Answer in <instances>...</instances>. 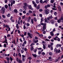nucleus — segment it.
I'll return each instance as SVG.
<instances>
[{
  "instance_id": "obj_60",
  "label": "nucleus",
  "mask_w": 63,
  "mask_h": 63,
  "mask_svg": "<svg viewBox=\"0 0 63 63\" xmlns=\"http://www.w3.org/2000/svg\"><path fill=\"white\" fill-rule=\"evenodd\" d=\"M25 56L24 55H22V58H25Z\"/></svg>"
},
{
  "instance_id": "obj_12",
  "label": "nucleus",
  "mask_w": 63,
  "mask_h": 63,
  "mask_svg": "<svg viewBox=\"0 0 63 63\" xmlns=\"http://www.w3.org/2000/svg\"><path fill=\"white\" fill-rule=\"evenodd\" d=\"M14 12H15V13H17L18 12L17 10L16 9H14Z\"/></svg>"
},
{
  "instance_id": "obj_37",
  "label": "nucleus",
  "mask_w": 63,
  "mask_h": 63,
  "mask_svg": "<svg viewBox=\"0 0 63 63\" xmlns=\"http://www.w3.org/2000/svg\"><path fill=\"white\" fill-rule=\"evenodd\" d=\"M53 45V42L50 43V45L51 46H52V45Z\"/></svg>"
},
{
  "instance_id": "obj_54",
  "label": "nucleus",
  "mask_w": 63,
  "mask_h": 63,
  "mask_svg": "<svg viewBox=\"0 0 63 63\" xmlns=\"http://www.w3.org/2000/svg\"><path fill=\"white\" fill-rule=\"evenodd\" d=\"M11 36V35L10 34H8L7 35V37H10Z\"/></svg>"
},
{
  "instance_id": "obj_27",
  "label": "nucleus",
  "mask_w": 63,
  "mask_h": 63,
  "mask_svg": "<svg viewBox=\"0 0 63 63\" xmlns=\"http://www.w3.org/2000/svg\"><path fill=\"white\" fill-rule=\"evenodd\" d=\"M5 7L6 9H7L8 7V6L7 5H6L5 6Z\"/></svg>"
},
{
  "instance_id": "obj_50",
  "label": "nucleus",
  "mask_w": 63,
  "mask_h": 63,
  "mask_svg": "<svg viewBox=\"0 0 63 63\" xmlns=\"http://www.w3.org/2000/svg\"><path fill=\"white\" fill-rule=\"evenodd\" d=\"M32 59V57H29L28 58V59L29 60H31Z\"/></svg>"
},
{
  "instance_id": "obj_19",
  "label": "nucleus",
  "mask_w": 63,
  "mask_h": 63,
  "mask_svg": "<svg viewBox=\"0 0 63 63\" xmlns=\"http://www.w3.org/2000/svg\"><path fill=\"white\" fill-rule=\"evenodd\" d=\"M30 48L31 50H32V51L34 49V47H31Z\"/></svg>"
},
{
  "instance_id": "obj_55",
  "label": "nucleus",
  "mask_w": 63,
  "mask_h": 63,
  "mask_svg": "<svg viewBox=\"0 0 63 63\" xmlns=\"http://www.w3.org/2000/svg\"><path fill=\"white\" fill-rule=\"evenodd\" d=\"M4 2L5 3H7V2H8V0H4Z\"/></svg>"
},
{
  "instance_id": "obj_36",
  "label": "nucleus",
  "mask_w": 63,
  "mask_h": 63,
  "mask_svg": "<svg viewBox=\"0 0 63 63\" xmlns=\"http://www.w3.org/2000/svg\"><path fill=\"white\" fill-rule=\"evenodd\" d=\"M47 0H45L43 2V3H47Z\"/></svg>"
},
{
  "instance_id": "obj_57",
  "label": "nucleus",
  "mask_w": 63,
  "mask_h": 63,
  "mask_svg": "<svg viewBox=\"0 0 63 63\" xmlns=\"http://www.w3.org/2000/svg\"><path fill=\"white\" fill-rule=\"evenodd\" d=\"M37 49H35L33 50V51L34 52H36V51H37Z\"/></svg>"
},
{
  "instance_id": "obj_64",
  "label": "nucleus",
  "mask_w": 63,
  "mask_h": 63,
  "mask_svg": "<svg viewBox=\"0 0 63 63\" xmlns=\"http://www.w3.org/2000/svg\"><path fill=\"white\" fill-rule=\"evenodd\" d=\"M23 13L24 14H25L26 13V11H23Z\"/></svg>"
},
{
  "instance_id": "obj_21",
  "label": "nucleus",
  "mask_w": 63,
  "mask_h": 63,
  "mask_svg": "<svg viewBox=\"0 0 63 63\" xmlns=\"http://www.w3.org/2000/svg\"><path fill=\"white\" fill-rule=\"evenodd\" d=\"M33 20L34 21H35V22H36L37 21V19H36V17L34 18L33 19Z\"/></svg>"
},
{
  "instance_id": "obj_30",
  "label": "nucleus",
  "mask_w": 63,
  "mask_h": 63,
  "mask_svg": "<svg viewBox=\"0 0 63 63\" xmlns=\"http://www.w3.org/2000/svg\"><path fill=\"white\" fill-rule=\"evenodd\" d=\"M23 4L24 6H27V3L26 2L24 3Z\"/></svg>"
},
{
  "instance_id": "obj_43",
  "label": "nucleus",
  "mask_w": 63,
  "mask_h": 63,
  "mask_svg": "<svg viewBox=\"0 0 63 63\" xmlns=\"http://www.w3.org/2000/svg\"><path fill=\"white\" fill-rule=\"evenodd\" d=\"M22 58L23 61V62H24V61H25V59L24 58Z\"/></svg>"
},
{
  "instance_id": "obj_17",
  "label": "nucleus",
  "mask_w": 63,
  "mask_h": 63,
  "mask_svg": "<svg viewBox=\"0 0 63 63\" xmlns=\"http://www.w3.org/2000/svg\"><path fill=\"white\" fill-rule=\"evenodd\" d=\"M6 28H7V29H9L8 30V31H10V30H11V28L9 27V26H8V27H6Z\"/></svg>"
},
{
  "instance_id": "obj_53",
  "label": "nucleus",
  "mask_w": 63,
  "mask_h": 63,
  "mask_svg": "<svg viewBox=\"0 0 63 63\" xmlns=\"http://www.w3.org/2000/svg\"><path fill=\"white\" fill-rule=\"evenodd\" d=\"M51 46V45H48V47H49V48H50Z\"/></svg>"
},
{
  "instance_id": "obj_31",
  "label": "nucleus",
  "mask_w": 63,
  "mask_h": 63,
  "mask_svg": "<svg viewBox=\"0 0 63 63\" xmlns=\"http://www.w3.org/2000/svg\"><path fill=\"white\" fill-rule=\"evenodd\" d=\"M39 36H40V37H43V34H39Z\"/></svg>"
},
{
  "instance_id": "obj_52",
  "label": "nucleus",
  "mask_w": 63,
  "mask_h": 63,
  "mask_svg": "<svg viewBox=\"0 0 63 63\" xmlns=\"http://www.w3.org/2000/svg\"><path fill=\"white\" fill-rule=\"evenodd\" d=\"M10 59L11 61H12V60H13V58H12V57H10Z\"/></svg>"
},
{
  "instance_id": "obj_32",
  "label": "nucleus",
  "mask_w": 63,
  "mask_h": 63,
  "mask_svg": "<svg viewBox=\"0 0 63 63\" xmlns=\"http://www.w3.org/2000/svg\"><path fill=\"white\" fill-rule=\"evenodd\" d=\"M21 53H23V52H24V50H21Z\"/></svg>"
},
{
  "instance_id": "obj_6",
  "label": "nucleus",
  "mask_w": 63,
  "mask_h": 63,
  "mask_svg": "<svg viewBox=\"0 0 63 63\" xmlns=\"http://www.w3.org/2000/svg\"><path fill=\"white\" fill-rule=\"evenodd\" d=\"M61 47V45L60 44H58L56 46V47Z\"/></svg>"
},
{
  "instance_id": "obj_18",
  "label": "nucleus",
  "mask_w": 63,
  "mask_h": 63,
  "mask_svg": "<svg viewBox=\"0 0 63 63\" xmlns=\"http://www.w3.org/2000/svg\"><path fill=\"white\" fill-rule=\"evenodd\" d=\"M40 5H38V6L36 7V9H37V10H39V9H40Z\"/></svg>"
},
{
  "instance_id": "obj_2",
  "label": "nucleus",
  "mask_w": 63,
  "mask_h": 63,
  "mask_svg": "<svg viewBox=\"0 0 63 63\" xmlns=\"http://www.w3.org/2000/svg\"><path fill=\"white\" fill-rule=\"evenodd\" d=\"M45 14L46 15H48L49 13L50 12V11H49V10L48 9H47L45 10Z\"/></svg>"
},
{
  "instance_id": "obj_16",
  "label": "nucleus",
  "mask_w": 63,
  "mask_h": 63,
  "mask_svg": "<svg viewBox=\"0 0 63 63\" xmlns=\"http://www.w3.org/2000/svg\"><path fill=\"white\" fill-rule=\"evenodd\" d=\"M3 24V26L4 27H8V25H5L4 24Z\"/></svg>"
},
{
  "instance_id": "obj_51",
  "label": "nucleus",
  "mask_w": 63,
  "mask_h": 63,
  "mask_svg": "<svg viewBox=\"0 0 63 63\" xmlns=\"http://www.w3.org/2000/svg\"><path fill=\"white\" fill-rule=\"evenodd\" d=\"M37 49H38V50H41V49H42V48H37Z\"/></svg>"
},
{
  "instance_id": "obj_46",
  "label": "nucleus",
  "mask_w": 63,
  "mask_h": 63,
  "mask_svg": "<svg viewBox=\"0 0 63 63\" xmlns=\"http://www.w3.org/2000/svg\"><path fill=\"white\" fill-rule=\"evenodd\" d=\"M56 31L55 30V28H54L52 31V32H55V31Z\"/></svg>"
},
{
  "instance_id": "obj_3",
  "label": "nucleus",
  "mask_w": 63,
  "mask_h": 63,
  "mask_svg": "<svg viewBox=\"0 0 63 63\" xmlns=\"http://www.w3.org/2000/svg\"><path fill=\"white\" fill-rule=\"evenodd\" d=\"M27 34L28 35H29L31 38H32V37H33V35H32V34H31L30 33H28Z\"/></svg>"
},
{
  "instance_id": "obj_24",
  "label": "nucleus",
  "mask_w": 63,
  "mask_h": 63,
  "mask_svg": "<svg viewBox=\"0 0 63 63\" xmlns=\"http://www.w3.org/2000/svg\"><path fill=\"white\" fill-rule=\"evenodd\" d=\"M6 59L7 60V61H10V58L9 57H7L6 58Z\"/></svg>"
},
{
  "instance_id": "obj_14",
  "label": "nucleus",
  "mask_w": 63,
  "mask_h": 63,
  "mask_svg": "<svg viewBox=\"0 0 63 63\" xmlns=\"http://www.w3.org/2000/svg\"><path fill=\"white\" fill-rule=\"evenodd\" d=\"M31 22L32 24L34 23V21H33V19H31Z\"/></svg>"
},
{
  "instance_id": "obj_26",
  "label": "nucleus",
  "mask_w": 63,
  "mask_h": 63,
  "mask_svg": "<svg viewBox=\"0 0 63 63\" xmlns=\"http://www.w3.org/2000/svg\"><path fill=\"white\" fill-rule=\"evenodd\" d=\"M43 47L44 49H46V46H45V44H43Z\"/></svg>"
},
{
  "instance_id": "obj_38",
  "label": "nucleus",
  "mask_w": 63,
  "mask_h": 63,
  "mask_svg": "<svg viewBox=\"0 0 63 63\" xmlns=\"http://www.w3.org/2000/svg\"><path fill=\"white\" fill-rule=\"evenodd\" d=\"M45 22H46V23H47V19H45Z\"/></svg>"
},
{
  "instance_id": "obj_58",
  "label": "nucleus",
  "mask_w": 63,
  "mask_h": 63,
  "mask_svg": "<svg viewBox=\"0 0 63 63\" xmlns=\"http://www.w3.org/2000/svg\"><path fill=\"white\" fill-rule=\"evenodd\" d=\"M57 40L59 42L60 41V38H58L57 39Z\"/></svg>"
},
{
  "instance_id": "obj_40",
  "label": "nucleus",
  "mask_w": 63,
  "mask_h": 63,
  "mask_svg": "<svg viewBox=\"0 0 63 63\" xmlns=\"http://www.w3.org/2000/svg\"><path fill=\"white\" fill-rule=\"evenodd\" d=\"M47 19L48 21H49V20H50V19H49V17H47Z\"/></svg>"
},
{
  "instance_id": "obj_23",
  "label": "nucleus",
  "mask_w": 63,
  "mask_h": 63,
  "mask_svg": "<svg viewBox=\"0 0 63 63\" xmlns=\"http://www.w3.org/2000/svg\"><path fill=\"white\" fill-rule=\"evenodd\" d=\"M50 22H51L52 23H53L54 22V20H51L50 21Z\"/></svg>"
},
{
  "instance_id": "obj_28",
  "label": "nucleus",
  "mask_w": 63,
  "mask_h": 63,
  "mask_svg": "<svg viewBox=\"0 0 63 63\" xmlns=\"http://www.w3.org/2000/svg\"><path fill=\"white\" fill-rule=\"evenodd\" d=\"M2 17L3 18H6V16H5L3 15H2Z\"/></svg>"
},
{
  "instance_id": "obj_1",
  "label": "nucleus",
  "mask_w": 63,
  "mask_h": 63,
  "mask_svg": "<svg viewBox=\"0 0 63 63\" xmlns=\"http://www.w3.org/2000/svg\"><path fill=\"white\" fill-rule=\"evenodd\" d=\"M6 10L5 8L4 7H2L0 9V13L2 14H4L5 13V11Z\"/></svg>"
},
{
  "instance_id": "obj_47",
  "label": "nucleus",
  "mask_w": 63,
  "mask_h": 63,
  "mask_svg": "<svg viewBox=\"0 0 63 63\" xmlns=\"http://www.w3.org/2000/svg\"><path fill=\"white\" fill-rule=\"evenodd\" d=\"M42 55H45V53L44 52H42Z\"/></svg>"
},
{
  "instance_id": "obj_63",
  "label": "nucleus",
  "mask_w": 63,
  "mask_h": 63,
  "mask_svg": "<svg viewBox=\"0 0 63 63\" xmlns=\"http://www.w3.org/2000/svg\"><path fill=\"white\" fill-rule=\"evenodd\" d=\"M41 52L40 51H39V52H38V54H41Z\"/></svg>"
},
{
  "instance_id": "obj_39",
  "label": "nucleus",
  "mask_w": 63,
  "mask_h": 63,
  "mask_svg": "<svg viewBox=\"0 0 63 63\" xmlns=\"http://www.w3.org/2000/svg\"><path fill=\"white\" fill-rule=\"evenodd\" d=\"M36 3H37V4H38V3H39V0H36Z\"/></svg>"
},
{
  "instance_id": "obj_9",
  "label": "nucleus",
  "mask_w": 63,
  "mask_h": 63,
  "mask_svg": "<svg viewBox=\"0 0 63 63\" xmlns=\"http://www.w3.org/2000/svg\"><path fill=\"white\" fill-rule=\"evenodd\" d=\"M18 62L19 63H22V60H21L20 59H19L18 60Z\"/></svg>"
},
{
  "instance_id": "obj_33",
  "label": "nucleus",
  "mask_w": 63,
  "mask_h": 63,
  "mask_svg": "<svg viewBox=\"0 0 63 63\" xmlns=\"http://www.w3.org/2000/svg\"><path fill=\"white\" fill-rule=\"evenodd\" d=\"M27 6L25 5L24 6H23V8H24L25 9H26V8H27Z\"/></svg>"
},
{
  "instance_id": "obj_45",
  "label": "nucleus",
  "mask_w": 63,
  "mask_h": 63,
  "mask_svg": "<svg viewBox=\"0 0 63 63\" xmlns=\"http://www.w3.org/2000/svg\"><path fill=\"white\" fill-rule=\"evenodd\" d=\"M32 3L33 4V5H34V4H36L35 2H34V1H32Z\"/></svg>"
},
{
  "instance_id": "obj_49",
  "label": "nucleus",
  "mask_w": 63,
  "mask_h": 63,
  "mask_svg": "<svg viewBox=\"0 0 63 63\" xmlns=\"http://www.w3.org/2000/svg\"><path fill=\"white\" fill-rule=\"evenodd\" d=\"M7 62L6 61H4V63H9V61H7Z\"/></svg>"
},
{
  "instance_id": "obj_13",
  "label": "nucleus",
  "mask_w": 63,
  "mask_h": 63,
  "mask_svg": "<svg viewBox=\"0 0 63 63\" xmlns=\"http://www.w3.org/2000/svg\"><path fill=\"white\" fill-rule=\"evenodd\" d=\"M31 19V17L29 16V19L27 20L28 22H29L30 21V20Z\"/></svg>"
},
{
  "instance_id": "obj_35",
  "label": "nucleus",
  "mask_w": 63,
  "mask_h": 63,
  "mask_svg": "<svg viewBox=\"0 0 63 63\" xmlns=\"http://www.w3.org/2000/svg\"><path fill=\"white\" fill-rule=\"evenodd\" d=\"M58 9L59 11H60L61 10V7H60V6H59Z\"/></svg>"
},
{
  "instance_id": "obj_8",
  "label": "nucleus",
  "mask_w": 63,
  "mask_h": 63,
  "mask_svg": "<svg viewBox=\"0 0 63 63\" xmlns=\"http://www.w3.org/2000/svg\"><path fill=\"white\" fill-rule=\"evenodd\" d=\"M49 18H50V19H52V15H51V14H50L49 15Z\"/></svg>"
},
{
  "instance_id": "obj_61",
  "label": "nucleus",
  "mask_w": 63,
  "mask_h": 63,
  "mask_svg": "<svg viewBox=\"0 0 63 63\" xmlns=\"http://www.w3.org/2000/svg\"><path fill=\"white\" fill-rule=\"evenodd\" d=\"M35 40H37L38 39V38L37 37L35 36Z\"/></svg>"
},
{
  "instance_id": "obj_34",
  "label": "nucleus",
  "mask_w": 63,
  "mask_h": 63,
  "mask_svg": "<svg viewBox=\"0 0 63 63\" xmlns=\"http://www.w3.org/2000/svg\"><path fill=\"white\" fill-rule=\"evenodd\" d=\"M44 8L45 9H47L48 8L47 7V5H46L45 6Z\"/></svg>"
},
{
  "instance_id": "obj_62",
  "label": "nucleus",
  "mask_w": 63,
  "mask_h": 63,
  "mask_svg": "<svg viewBox=\"0 0 63 63\" xmlns=\"http://www.w3.org/2000/svg\"><path fill=\"white\" fill-rule=\"evenodd\" d=\"M24 50L26 51L27 50V49L26 48H24Z\"/></svg>"
},
{
  "instance_id": "obj_44",
  "label": "nucleus",
  "mask_w": 63,
  "mask_h": 63,
  "mask_svg": "<svg viewBox=\"0 0 63 63\" xmlns=\"http://www.w3.org/2000/svg\"><path fill=\"white\" fill-rule=\"evenodd\" d=\"M46 23H44V24L43 25V27H44H44H46Z\"/></svg>"
},
{
  "instance_id": "obj_48",
  "label": "nucleus",
  "mask_w": 63,
  "mask_h": 63,
  "mask_svg": "<svg viewBox=\"0 0 63 63\" xmlns=\"http://www.w3.org/2000/svg\"><path fill=\"white\" fill-rule=\"evenodd\" d=\"M11 16V14H8L7 15V16L8 17H10Z\"/></svg>"
},
{
  "instance_id": "obj_41",
  "label": "nucleus",
  "mask_w": 63,
  "mask_h": 63,
  "mask_svg": "<svg viewBox=\"0 0 63 63\" xmlns=\"http://www.w3.org/2000/svg\"><path fill=\"white\" fill-rule=\"evenodd\" d=\"M39 11L40 12H42L43 11V9H39Z\"/></svg>"
},
{
  "instance_id": "obj_29",
  "label": "nucleus",
  "mask_w": 63,
  "mask_h": 63,
  "mask_svg": "<svg viewBox=\"0 0 63 63\" xmlns=\"http://www.w3.org/2000/svg\"><path fill=\"white\" fill-rule=\"evenodd\" d=\"M29 13L30 14H32V11L30 10L29 11Z\"/></svg>"
},
{
  "instance_id": "obj_10",
  "label": "nucleus",
  "mask_w": 63,
  "mask_h": 63,
  "mask_svg": "<svg viewBox=\"0 0 63 63\" xmlns=\"http://www.w3.org/2000/svg\"><path fill=\"white\" fill-rule=\"evenodd\" d=\"M46 29V27H43V29H42V30L43 31H45V30Z\"/></svg>"
},
{
  "instance_id": "obj_42",
  "label": "nucleus",
  "mask_w": 63,
  "mask_h": 63,
  "mask_svg": "<svg viewBox=\"0 0 63 63\" xmlns=\"http://www.w3.org/2000/svg\"><path fill=\"white\" fill-rule=\"evenodd\" d=\"M20 20H18L17 22L18 24H20Z\"/></svg>"
},
{
  "instance_id": "obj_5",
  "label": "nucleus",
  "mask_w": 63,
  "mask_h": 63,
  "mask_svg": "<svg viewBox=\"0 0 63 63\" xmlns=\"http://www.w3.org/2000/svg\"><path fill=\"white\" fill-rule=\"evenodd\" d=\"M29 8L30 10H34L33 8H32V6H31V5H30L29 6Z\"/></svg>"
},
{
  "instance_id": "obj_15",
  "label": "nucleus",
  "mask_w": 63,
  "mask_h": 63,
  "mask_svg": "<svg viewBox=\"0 0 63 63\" xmlns=\"http://www.w3.org/2000/svg\"><path fill=\"white\" fill-rule=\"evenodd\" d=\"M50 34L52 36H54V34H53V32H50Z\"/></svg>"
},
{
  "instance_id": "obj_4",
  "label": "nucleus",
  "mask_w": 63,
  "mask_h": 63,
  "mask_svg": "<svg viewBox=\"0 0 63 63\" xmlns=\"http://www.w3.org/2000/svg\"><path fill=\"white\" fill-rule=\"evenodd\" d=\"M62 17H61V18L59 19V20H58L57 22L58 23H60L62 21Z\"/></svg>"
},
{
  "instance_id": "obj_22",
  "label": "nucleus",
  "mask_w": 63,
  "mask_h": 63,
  "mask_svg": "<svg viewBox=\"0 0 63 63\" xmlns=\"http://www.w3.org/2000/svg\"><path fill=\"white\" fill-rule=\"evenodd\" d=\"M54 2V0H51L50 2L51 3H53V2Z\"/></svg>"
},
{
  "instance_id": "obj_25",
  "label": "nucleus",
  "mask_w": 63,
  "mask_h": 63,
  "mask_svg": "<svg viewBox=\"0 0 63 63\" xmlns=\"http://www.w3.org/2000/svg\"><path fill=\"white\" fill-rule=\"evenodd\" d=\"M49 55H50V56H52V53L51 52H49Z\"/></svg>"
},
{
  "instance_id": "obj_56",
  "label": "nucleus",
  "mask_w": 63,
  "mask_h": 63,
  "mask_svg": "<svg viewBox=\"0 0 63 63\" xmlns=\"http://www.w3.org/2000/svg\"><path fill=\"white\" fill-rule=\"evenodd\" d=\"M18 55L19 57H21V54H20V53H19L18 54Z\"/></svg>"
},
{
  "instance_id": "obj_11",
  "label": "nucleus",
  "mask_w": 63,
  "mask_h": 63,
  "mask_svg": "<svg viewBox=\"0 0 63 63\" xmlns=\"http://www.w3.org/2000/svg\"><path fill=\"white\" fill-rule=\"evenodd\" d=\"M32 55H33V56L35 58H36L37 56V55L36 54H32Z\"/></svg>"
},
{
  "instance_id": "obj_59",
  "label": "nucleus",
  "mask_w": 63,
  "mask_h": 63,
  "mask_svg": "<svg viewBox=\"0 0 63 63\" xmlns=\"http://www.w3.org/2000/svg\"><path fill=\"white\" fill-rule=\"evenodd\" d=\"M26 34H27V32H25L24 33V36H26Z\"/></svg>"
},
{
  "instance_id": "obj_20",
  "label": "nucleus",
  "mask_w": 63,
  "mask_h": 63,
  "mask_svg": "<svg viewBox=\"0 0 63 63\" xmlns=\"http://www.w3.org/2000/svg\"><path fill=\"white\" fill-rule=\"evenodd\" d=\"M61 52L60 50H58L56 51V53H60Z\"/></svg>"
},
{
  "instance_id": "obj_7",
  "label": "nucleus",
  "mask_w": 63,
  "mask_h": 63,
  "mask_svg": "<svg viewBox=\"0 0 63 63\" xmlns=\"http://www.w3.org/2000/svg\"><path fill=\"white\" fill-rule=\"evenodd\" d=\"M33 42L34 43H37L38 42V40H36L35 39L33 40Z\"/></svg>"
}]
</instances>
